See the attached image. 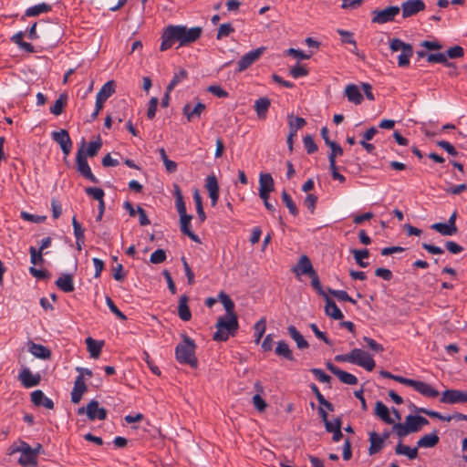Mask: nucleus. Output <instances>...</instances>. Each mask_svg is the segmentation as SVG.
I'll list each match as a JSON object with an SVG mask.
<instances>
[{"label": "nucleus", "mask_w": 467, "mask_h": 467, "mask_svg": "<svg viewBox=\"0 0 467 467\" xmlns=\"http://www.w3.org/2000/svg\"><path fill=\"white\" fill-rule=\"evenodd\" d=\"M175 206L180 216L188 214L182 191L178 185H174Z\"/></svg>", "instance_id": "nucleus-36"}, {"label": "nucleus", "mask_w": 467, "mask_h": 467, "mask_svg": "<svg viewBox=\"0 0 467 467\" xmlns=\"http://www.w3.org/2000/svg\"><path fill=\"white\" fill-rule=\"evenodd\" d=\"M306 124L305 119L301 117L294 118L292 115L288 116L289 134L296 136L297 130L302 129Z\"/></svg>", "instance_id": "nucleus-35"}, {"label": "nucleus", "mask_w": 467, "mask_h": 467, "mask_svg": "<svg viewBox=\"0 0 467 467\" xmlns=\"http://www.w3.org/2000/svg\"><path fill=\"white\" fill-rule=\"evenodd\" d=\"M265 47H258L244 54L238 61V71L242 72L253 65L263 54Z\"/></svg>", "instance_id": "nucleus-12"}, {"label": "nucleus", "mask_w": 467, "mask_h": 467, "mask_svg": "<svg viewBox=\"0 0 467 467\" xmlns=\"http://www.w3.org/2000/svg\"><path fill=\"white\" fill-rule=\"evenodd\" d=\"M310 371L322 383H329L331 380V377L321 368H311Z\"/></svg>", "instance_id": "nucleus-64"}, {"label": "nucleus", "mask_w": 467, "mask_h": 467, "mask_svg": "<svg viewBox=\"0 0 467 467\" xmlns=\"http://www.w3.org/2000/svg\"><path fill=\"white\" fill-rule=\"evenodd\" d=\"M31 401L35 406L44 407L48 410H52L54 408V402L51 399L47 398L44 392L40 389H36L33 391L31 394Z\"/></svg>", "instance_id": "nucleus-17"}, {"label": "nucleus", "mask_w": 467, "mask_h": 467, "mask_svg": "<svg viewBox=\"0 0 467 467\" xmlns=\"http://www.w3.org/2000/svg\"><path fill=\"white\" fill-rule=\"evenodd\" d=\"M326 300V306H325V313L327 316L330 317L331 318L335 320H340L343 318V313L341 310L337 307L334 300H332L328 295L324 297Z\"/></svg>", "instance_id": "nucleus-23"}, {"label": "nucleus", "mask_w": 467, "mask_h": 467, "mask_svg": "<svg viewBox=\"0 0 467 467\" xmlns=\"http://www.w3.org/2000/svg\"><path fill=\"white\" fill-rule=\"evenodd\" d=\"M336 376L339 379V380L341 382H343L345 384L356 385L358 383V379L355 375H353L349 372L344 371L342 369H340Z\"/></svg>", "instance_id": "nucleus-50"}, {"label": "nucleus", "mask_w": 467, "mask_h": 467, "mask_svg": "<svg viewBox=\"0 0 467 467\" xmlns=\"http://www.w3.org/2000/svg\"><path fill=\"white\" fill-rule=\"evenodd\" d=\"M400 8L399 6H389L381 10L372 11V22L377 24H385L394 20L395 16L399 15Z\"/></svg>", "instance_id": "nucleus-8"}, {"label": "nucleus", "mask_w": 467, "mask_h": 467, "mask_svg": "<svg viewBox=\"0 0 467 467\" xmlns=\"http://www.w3.org/2000/svg\"><path fill=\"white\" fill-rule=\"evenodd\" d=\"M50 10H51V5H49L46 3H41V4L28 7L26 10L25 15L26 16H37L38 15H40L42 13H47Z\"/></svg>", "instance_id": "nucleus-43"}, {"label": "nucleus", "mask_w": 467, "mask_h": 467, "mask_svg": "<svg viewBox=\"0 0 467 467\" xmlns=\"http://www.w3.org/2000/svg\"><path fill=\"white\" fill-rule=\"evenodd\" d=\"M86 344L90 357L95 358H98L101 352L103 342L95 340L89 337L86 339Z\"/></svg>", "instance_id": "nucleus-34"}, {"label": "nucleus", "mask_w": 467, "mask_h": 467, "mask_svg": "<svg viewBox=\"0 0 467 467\" xmlns=\"http://www.w3.org/2000/svg\"><path fill=\"white\" fill-rule=\"evenodd\" d=\"M76 166L78 172L85 179L91 182L98 183V178L92 173L91 169L88 163L87 158L83 154V146H81L77 151L76 155Z\"/></svg>", "instance_id": "nucleus-7"}, {"label": "nucleus", "mask_w": 467, "mask_h": 467, "mask_svg": "<svg viewBox=\"0 0 467 467\" xmlns=\"http://www.w3.org/2000/svg\"><path fill=\"white\" fill-rule=\"evenodd\" d=\"M166 260V253L163 249H157L150 257V263H163Z\"/></svg>", "instance_id": "nucleus-63"}, {"label": "nucleus", "mask_w": 467, "mask_h": 467, "mask_svg": "<svg viewBox=\"0 0 467 467\" xmlns=\"http://www.w3.org/2000/svg\"><path fill=\"white\" fill-rule=\"evenodd\" d=\"M106 304L109 310L116 315L120 320H126L127 317L117 307L113 300L109 296H106Z\"/></svg>", "instance_id": "nucleus-58"}, {"label": "nucleus", "mask_w": 467, "mask_h": 467, "mask_svg": "<svg viewBox=\"0 0 467 467\" xmlns=\"http://www.w3.org/2000/svg\"><path fill=\"white\" fill-rule=\"evenodd\" d=\"M187 78L188 72L185 69L181 68L178 72L174 74L172 79L168 84V92H171L177 85L182 83Z\"/></svg>", "instance_id": "nucleus-42"}, {"label": "nucleus", "mask_w": 467, "mask_h": 467, "mask_svg": "<svg viewBox=\"0 0 467 467\" xmlns=\"http://www.w3.org/2000/svg\"><path fill=\"white\" fill-rule=\"evenodd\" d=\"M303 143L308 154H313L318 150L317 145L311 135H306L303 138Z\"/></svg>", "instance_id": "nucleus-55"}, {"label": "nucleus", "mask_w": 467, "mask_h": 467, "mask_svg": "<svg viewBox=\"0 0 467 467\" xmlns=\"http://www.w3.org/2000/svg\"><path fill=\"white\" fill-rule=\"evenodd\" d=\"M238 318L236 314H226L223 317H220L216 323L217 331L213 334V340L215 341H226L230 335H234L238 329Z\"/></svg>", "instance_id": "nucleus-4"}, {"label": "nucleus", "mask_w": 467, "mask_h": 467, "mask_svg": "<svg viewBox=\"0 0 467 467\" xmlns=\"http://www.w3.org/2000/svg\"><path fill=\"white\" fill-rule=\"evenodd\" d=\"M416 391L420 393L422 396L427 398H436L439 395V391L435 389L431 385L423 382L415 380L412 383L411 386Z\"/></svg>", "instance_id": "nucleus-19"}, {"label": "nucleus", "mask_w": 467, "mask_h": 467, "mask_svg": "<svg viewBox=\"0 0 467 467\" xmlns=\"http://www.w3.org/2000/svg\"><path fill=\"white\" fill-rule=\"evenodd\" d=\"M55 284L59 290L65 293H71L75 290L72 274H62Z\"/></svg>", "instance_id": "nucleus-20"}, {"label": "nucleus", "mask_w": 467, "mask_h": 467, "mask_svg": "<svg viewBox=\"0 0 467 467\" xmlns=\"http://www.w3.org/2000/svg\"><path fill=\"white\" fill-rule=\"evenodd\" d=\"M51 237H46L41 241L38 248L30 247L31 263H44L43 255L48 254V252H45V250L51 245Z\"/></svg>", "instance_id": "nucleus-13"}, {"label": "nucleus", "mask_w": 467, "mask_h": 467, "mask_svg": "<svg viewBox=\"0 0 467 467\" xmlns=\"http://www.w3.org/2000/svg\"><path fill=\"white\" fill-rule=\"evenodd\" d=\"M464 56V50L461 46H454L447 50L446 57L455 59Z\"/></svg>", "instance_id": "nucleus-59"}, {"label": "nucleus", "mask_w": 467, "mask_h": 467, "mask_svg": "<svg viewBox=\"0 0 467 467\" xmlns=\"http://www.w3.org/2000/svg\"><path fill=\"white\" fill-rule=\"evenodd\" d=\"M18 379L25 388L29 389L37 386L41 378L39 374H33L28 368H25L20 371Z\"/></svg>", "instance_id": "nucleus-14"}, {"label": "nucleus", "mask_w": 467, "mask_h": 467, "mask_svg": "<svg viewBox=\"0 0 467 467\" xmlns=\"http://www.w3.org/2000/svg\"><path fill=\"white\" fill-rule=\"evenodd\" d=\"M431 229L437 231L443 236H451L457 233V226L451 227L446 223H436L431 225Z\"/></svg>", "instance_id": "nucleus-39"}, {"label": "nucleus", "mask_w": 467, "mask_h": 467, "mask_svg": "<svg viewBox=\"0 0 467 467\" xmlns=\"http://www.w3.org/2000/svg\"><path fill=\"white\" fill-rule=\"evenodd\" d=\"M115 92V83L113 80L106 82L97 94V98L106 101Z\"/></svg>", "instance_id": "nucleus-41"}, {"label": "nucleus", "mask_w": 467, "mask_h": 467, "mask_svg": "<svg viewBox=\"0 0 467 467\" xmlns=\"http://www.w3.org/2000/svg\"><path fill=\"white\" fill-rule=\"evenodd\" d=\"M402 16L404 18L412 16L425 9L422 0H407L401 5Z\"/></svg>", "instance_id": "nucleus-11"}, {"label": "nucleus", "mask_w": 467, "mask_h": 467, "mask_svg": "<svg viewBox=\"0 0 467 467\" xmlns=\"http://www.w3.org/2000/svg\"><path fill=\"white\" fill-rule=\"evenodd\" d=\"M275 189V182L270 173H261L259 176V191L272 192Z\"/></svg>", "instance_id": "nucleus-32"}, {"label": "nucleus", "mask_w": 467, "mask_h": 467, "mask_svg": "<svg viewBox=\"0 0 467 467\" xmlns=\"http://www.w3.org/2000/svg\"><path fill=\"white\" fill-rule=\"evenodd\" d=\"M234 31V28L233 27L232 24H230V23L222 24L218 28L216 38L218 40L222 39L223 37L228 36Z\"/></svg>", "instance_id": "nucleus-56"}, {"label": "nucleus", "mask_w": 467, "mask_h": 467, "mask_svg": "<svg viewBox=\"0 0 467 467\" xmlns=\"http://www.w3.org/2000/svg\"><path fill=\"white\" fill-rule=\"evenodd\" d=\"M406 423L409 424L412 432H417L422 428V426L429 424V420L420 415H408L406 417Z\"/></svg>", "instance_id": "nucleus-26"}, {"label": "nucleus", "mask_w": 467, "mask_h": 467, "mask_svg": "<svg viewBox=\"0 0 467 467\" xmlns=\"http://www.w3.org/2000/svg\"><path fill=\"white\" fill-rule=\"evenodd\" d=\"M87 391V386L82 375H78L74 382V387L71 391V401L75 404L78 403L83 394Z\"/></svg>", "instance_id": "nucleus-15"}, {"label": "nucleus", "mask_w": 467, "mask_h": 467, "mask_svg": "<svg viewBox=\"0 0 467 467\" xmlns=\"http://www.w3.org/2000/svg\"><path fill=\"white\" fill-rule=\"evenodd\" d=\"M440 438L437 431H432L430 434H425L417 441L419 448H433L439 443Z\"/></svg>", "instance_id": "nucleus-24"}, {"label": "nucleus", "mask_w": 467, "mask_h": 467, "mask_svg": "<svg viewBox=\"0 0 467 467\" xmlns=\"http://www.w3.org/2000/svg\"><path fill=\"white\" fill-rule=\"evenodd\" d=\"M311 278V285L313 286V288L320 295L322 296L323 297H325L326 296H327V294L325 292V290L323 289L322 285H321V283L319 281V277L317 274V272L312 275L310 276Z\"/></svg>", "instance_id": "nucleus-61"}, {"label": "nucleus", "mask_w": 467, "mask_h": 467, "mask_svg": "<svg viewBox=\"0 0 467 467\" xmlns=\"http://www.w3.org/2000/svg\"><path fill=\"white\" fill-rule=\"evenodd\" d=\"M275 352L277 356L285 358L287 360H294L292 351L285 341H279L275 347Z\"/></svg>", "instance_id": "nucleus-37"}, {"label": "nucleus", "mask_w": 467, "mask_h": 467, "mask_svg": "<svg viewBox=\"0 0 467 467\" xmlns=\"http://www.w3.org/2000/svg\"><path fill=\"white\" fill-rule=\"evenodd\" d=\"M67 96L61 94L55 103L50 107V112L56 116L60 115L63 112L64 107L67 104Z\"/></svg>", "instance_id": "nucleus-44"}, {"label": "nucleus", "mask_w": 467, "mask_h": 467, "mask_svg": "<svg viewBox=\"0 0 467 467\" xmlns=\"http://www.w3.org/2000/svg\"><path fill=\"white\" fill-rule=\"evenodd\" d=\"M335 360L337 362H348L372 371L375 368V361L372 357L360 348H354L349 353L337 355Z\"/></svg>", "instance_id": "nucleus-2"}, {"label": "nucleus", "mask_w": 467, "mask_h": 467, "mask_svg": "<svg viewBox=\"0 0 467 467\" xmlns=\"http://www.w3.org/2000/svg\"><path fill=\"white\" fill-rule=\"evenodd\" d=\"M395 452L398 455H405L410 460H414L418 457V448H410L409 446L403 445L399 442L395 448Z\"/></svg>", "instance_id": "nucleus-38"}, {"label": "nucleus", "mask_w": 467, "mask_h": 467, "mask_svg": "<svg viewBox=\"0 0 467 467\" xmlns=\"http://www.w3.org/2000/svg\"><path fill=\"white\" fill-rule=\"evenodd\" d=\"M205 188L208 191L212 206H215L219 198V185L214 175H209L206 178Z\"/></svg>", "instance_id": "nucleus-16"}, {"label": "nucleus", "mask_w": 467, "mask_h": 467, "mask_svg": "<svg viewBox=\"0 0 467 467\" xmlns=\"http://www.w3.org/2000/svg\"><path fill=\"white\" fill-rule=\"evenodd\" d=\"M219 298H220L221 303L223 305L226 314H229V315L235 314L234 313V303L230 298V296L228 295L224 294L223 292H221L219 295Z\"/></svg>", "instance_id": "nucleus-49"}, {"label": "nucleus", "mask_w": 467, "mask_h": 467, "mask_svg": "<svg viewBox=\"0 0 467 467\" xmlns=\"http://www.w3.org/2000/svg\"><path fill=\"white\" fill-rule=\"evenodd\" d=\"M350 253L353 254L354 259L357 263H363L362 261L368 258L369 256V252L368 249H353L350 250Z\"/></svg>", "instance_id": "nucleus-62"}, {"label": "nucleus", "mask_w": 467, "mask_h": 467, "mask_svg": "<svg viewBox=\"0 0 467 467\" xmlns=\"http://www.w3.org/2000/svg\"><path fill=\"white\" fill-rule=\"evenodd\" d=\"M20 452L21 455L18 459V463L23 467H35L36 465L37 452L33 450L31 446L21 441L20 445L11 450V454Z\"/></svg>", "instance_id": "nucleus-5"}, {"label": "nucleus", "mask_w": 467, "mask_h": 467, "mask_svg": "<svg viewBox=\"0 0 467 467\" xmlns=\"http://www.w3.org/2000/svg\"><path fill=\"white\" fill-rule=\"evenodd\" d=\"M85 192L87 195L92 197L93 199L97 200L98 202L104 200L105 192L101 188L87 187L85 189Z\"/></svg>", "instance_id": "nucleus-54"}, {"label": "nucleus", "mask_w": 467, "mask_h": 467, "mask_svg": "<svg viewBox=\"0 0 467 467\" xmlns=\"http://www.w3.org/2000/svg\"><path fill=\"white\" fill-rule=\"evenodd\" d=\"M158 103H159V99L156 97H153L150 99V101L148 103V109H147L148 119H152L155 117Z\"/></svg>", "instance_id": "nucleus-60"}, {"label": "nucleus", "mask_w": 467, "mask_h": 467, "mask_svg": "<svg viewBox=\"0 0 467 467\" xmlns=\"http://www.w3.org/2000/svg\"><path fill=\"white\" fill-rule=\"evenodd\" d=\"M369 442L370 446L368 448V453L370 455L380 451L384 447V438L375 431L369 433Z\"/></svg>", "instance_id": "nucleus-25"}, {"label": "nucleus", "mask_w": 467, "mask_h": 467, "mask_svg": "<svg viewBox=\"0 0 467 467\" xmlns=\"http://www.w3.org/2000/svg\"><path fill=\"white\" fill-rule=\"evenodd\" d=\"M188 296L183 295L180 297L178 306V315L183 321H189L192 318V313L188 306Z\"/></svg>", "instance_id": "nucleus-31"}, {"label": "nucleus", "mask_w": 467, "mask_h": 467, "mask_svg": "<svg viewBox=\"0 0 467 467\" xmlns=\"http://www.w3.org/2000/svg\"><path fill=\"white\" fill-rule=\"evenodd\" d=\"M287 331L291 338L296 343L299 349H305L309 347L308 342L305 339L303 335L296 329L295 326H289Z\"/></svg>", "instance_id": "nucleus-28"}, {"label": "nucleus", "mask_w": 467, "mask_h": 467, "mask_svg": "<svg viewBox=\"0 0 467 467\" xmlns=\"http://www.w3.org/2000/svg\"><path fill=\"white\" fill-rule=\"evenodd\" d=\"M85 144H86V140H85V139H82L81 146L84 147ZM101 147H102V140H101L100 137H98L96 140L90 141L88 143V146L87 150H85L83 148V154H84V156L86 158H88V157H90V158L95 157L98 154V152H99V150H100Z\"/></svg>", "instance_id": "nucleus-29"}, {"label": "nucleus", "mask_w": 467, "mask_h": 467, "mask_svg": "<svg viewBox=\"0 0 467 467\" xmlns=\"http://www.w3.org/2000/svg\"><path fill=\"white\" fill-rule=\"evenodd\" d=\"M254 337H255V343H259L262 339L265 329H266V320L265 317H262L259 319L254 326Z\"/></svg>", "instance_id": "nucleus-47"}, {"label": "nucleus", "mask_w": 467, "mask_h": 467, "mask_svg": "<svg viewBox=\"0 0 467 467\" xmlns=\"http://www.w3.org/2000/svg\"><path fill=\"white\" fill-rule=\"evenodd\" d=\"M375 414L388 424H392L393 420L389 416V410L388 407L381 401L376 402Z\"/></svg>", "instance_id": "nucleus-33"}, {"label": "nucleus", "mask_w": 467, "mask_h": 467, "mask_svg": "<svg viewBox=\"0 0 467 467\" xmlns=\"http://www.w3.org/2000/svg\"><path fill=\"white\" fill-rule=\"evenodd\" d=\"M195 348L196 345L194 341L189 337L184 336L183 341L179 343L175 348L176 360L181 364H187L192 368H196L198 360L195 357Z\"/></svg>", "instance_id": "nucleus-3"}, {"label": "nucleus", "mask_w": 467, "mask_h": 467, "mask_svg": "<svg viewBox=\"0 0 467 467\" xmlns=\"http://www.w3.org/2000/svg\"><path fill=\"white\" fill-rule=\"evenodd\" d=\"M393 430L396 432V434L402 438L407 436L408 434L411 433L412 431L410 428L409 424L405 422V424L402 423H396L393 426Z\"/></svg>", "instance_id": "nucleus-57"}, {"label": "nucleus", "mask_w": 467, "mask_h": 467, "mask_svg": "<svg viewBox=\"0 0 467 467\" xmlns=\"http://www.w3.org/2000/svg\"><path fill=\"white\" fill-rule=\"evenodd\" d=\"M87 414L88 420H94L96 419L103 420L107 418V410L99 407V402L95 400L89 401L86 408L80 407L78 409V414Z\"/></svg>", "instance_id": "nucleus-6"}, {"label": "nucleus", "mask_w": 467, "mask_h": 467, "mask_svg": "<svg viewBox=\"0 0 467 467\" xmlns=\"http://www.w3.org/2000/svg\"><path fill=\"white\" fill-rule=\"evenodd\" d=\"M413 55L412 46L405 47V49L401 51L400 55L398 57V65L399 67H405L410 65V58Z\"/></svg>", "instance_id": "nucleus-45"}, {"label": "nucleus", "mask_w": 467, "mask_h": 467, "mask_svg": "<svg viewBox=\"0 0 467 467\" xmlns=\"http://www.w3.org/2000/svg\"><path fill=\"white\" fill-rule=\"evenodd\" d=\"M281 197H282L283 202L285 204V206L289 210V213L292 215L296 216L298 214V209H297L296 203L294 202L292 197L290 196V194L285 190H284L282 192Z\"/></svg>", "instance_id": "nucleus-46"}, {"label": "nucleus", "mask_w": 467, "mask_h": 467, "mask_svg": "<svg viewBox=\"0 0 467 467\" xmlns=\"http://www.w3.org/2000/svg\"><path fill=\"white\" fill-rule=\"evenodd\" d=\"M345 95L348 100L355 105H359L363 101V96L355 84H348L345 88Z\"/></svg>", "instance_id": "nucleus-22"}, {"label": "nucleus", "mask_w": 467, "mask_h": 467, "mask_svg": "<svg viewBox=\"0 0 467 467\" xmlns=\"http://www.w3.org/2000/svg\"><path fill=\"white\" fill-rule=\"evenodd\" d=\"M29 352L36 358L47 359L51 356V351L41 344L31 342L28 347Z\"/></svg>", "instance_id": "nucleus-27"}, {"label": "nucleus", "mask_w": 467, "mask_h": 467, "mask_svg": "<svg viewBox=\"0 0 467 467\" xmlns=\"http://www.w3.org/2000/svg\"><path fill=\"white\" fill-rule=\"evenodd\" d=\"M72 225L74 228V234L77 239V244L80 246V244L84 243V229L82 228L81 224L77 221L75 216L72 219Z\"/></svg>", "instance_id": "nucleus-51"}, {"label": "nucleus", "mask_w": 467, "mask_h": 467, "mask_svg": "<svg viewBox=\"0 0 467 467\" xmlns=\"http://www.w3.org/2000/svg\"><path fill=\"white\" fill-rule=\"evenodd\" d=\"M201 26L187 28L185 26H168L161 36V51L170 49L175 43L179 47H186L198 40L202 35Z\"/></svg>", "instance_id": "nucleus-1"}, {"label": "nucleus", "mask_w": 467, "mask_h": 467, "mask_svg": "<svg viewBox=\"0 0 467 467\" xmlns=\"http://www.w3.org/2000/svg\"><path fill=\"white\" fill-rule=\"evenodd\" d=\"M51 137L57 144H59L63 153L66 156L70 153L72 149V140L69 137L68 132L66 130L53 131Z\"/></svg>", "instance_id": "nucleus-10"}, {"label": "nucleus", "mask_w": 467, "mask_h": 467, "mask_svg": "<svg viewBox=\"0 0 467 467\" xmlns=\"http://www.w3.org/2000/svg\"><path fill=\"white\" fill-rule=\"evenodd\" d=\"M193 200H194V202H195L196 212H197V214H198V218H199L201 223H203L205 221V219H206V215H205V213H204V210H203V207H202V197L199 194L198 191L194 192V193H193Z\"/></svg>", "instance_id": "nucleus-48"}, {"label": "nucleus", "mask_w": 467, "mask_h": 467, "mask_svg": "<svg viewBox=\"0 0 467 467\" xmlns=\"http://www.w3.org/2000/svg\"><path fill=\"white\" fill-rule=\"evenodd\" d=\"M192 216L190 214H185L180 216V228L183 234L187 235L191 240L200 243V238L197 234H195L191 229V221Z\"/></svg>", "instance_id": "nucleus-21"}, {"label": "nucleus", "mask_w": 467, "mask_h": 467, "mask_svg": "<svg viewBox=\"0 0 467 467\" xmlns=\"http://www.w3.org/2000/svg\"><path fill=\"white\" fill-rule=\"evenodd\" d=\"M327 291L330 295L334 296L339 301H348L354 305L357 303L356 300H354L352 297H350L348 296V294L344 290H335V289L328 288Z\"/></svg>", "instance_id": "nucleus-53"}, {"label": "nucleus", "mask_w": 467, "mask_h": 467, "mask_svg": "<svg viewBox=\"0 0 467 467\" xmlns=\"http://www.w3.org/2000/svg\"><path fill=\"white\" fill-rule=\"evenodd\" d=\"M427 61L430 63H441L446 67L451 66V63L448 61L446 55L443 53L430 54L427 57Z\"/></svg>", "instance_id": "nucleus-52"}, {"label": "nucleus", "mask_w": 467, "mask_h": 467, "mask_svg": "<svg viewBox=\"0 0 467 467\" xmlns=\"http://www.w3.org/2000/svg\"><path fill=\"white\" fill-rule=\"evenodd\" d=\"M441 402L445 404L467 403V391L446 389L441 394Z\"/></svg>", "instance_id": "nucleus-9"}, {"label": "nucleus", "mask_w": 467, "mask_h": 467, "mask_svg": "<svg viewBox=\"0 0 467 467\" xmlns=\"http://www.w3.org/2000/svg\"><path fill=\"white\" fill-rule=\"evenodd\" d=\"M271 101L266 97L259 98L254 102V109L259 119H265L270 108Z\"/></svg>", "instance_id": "nucleus-30"}, {"label": "nucleus", "mask_w": 467, "mask_h": 467, "mask_svg": "<svg viewBox=\"0 0 467 467\" xmlns=\"http://www.w3.org/2000/svg\"><path fill=\"white\" fill-rule=\"evenodd\" d=\"M204 109L205 105L202 102H198L194 107L187 103L182 108V113L186 116L188 121H192L195 119H200Z\"/></svg>", "instance_id": "nucleus-18"}, {"label": "nucleus", "mask_w": 467, "mask_h": 467, "mask_svg": "<svg viewBox=\"0 0 467 467\" xmlns=\"http://www.w3.org/2000/svg\"><path fill=\"white\" fill-rule=\"evenodd\" d=\"M292 272L298 280H301L300 276L302 275H306L310 277L316 273V270L313 268V265H295L292 267Z\"/></svg>", "instance_id": "nucleus-40"}]
</instances>
